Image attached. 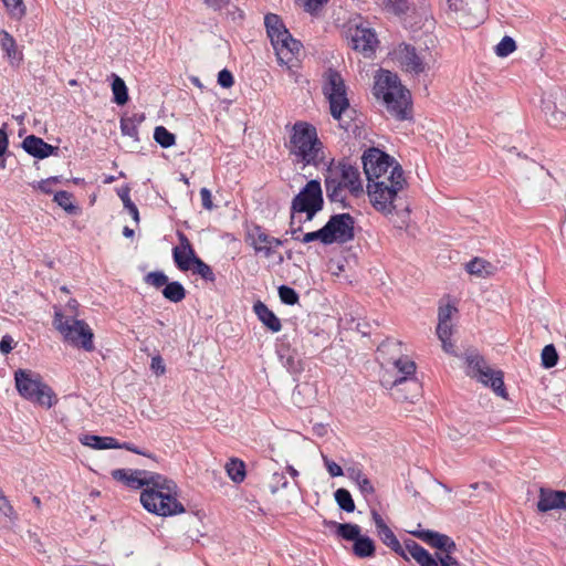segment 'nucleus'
<instances>
[{"label": "nucleus", "instance_id": "1", "mask_svg": "<svg viewBox=\"0 0 566 566\" xmlns=\"http://www.w3.org/2000/svg\"><path fill=\"white\" fill-rule=\"evenodd\" d=\"M289 138L284 143L292 163L302 168L326 166L325 146L318 137L316 127L305 120L286 125Z\"/></svg>", "mask_w": 566, "mask_h": 566}, {"label": "nucleus", "instance_id": "2", "mask_svg": "<svg viewBox=\"0 0 566 566\" xmlns=\"http://www.w3.org/2000/svg\"><path fill=\"white\" fill-rule=\"evenodd\" d=\"M324 180L326 197L332 203H337L342 209L352 208L347 193L358 198L364 193L360 172L357 167L346 160L335 163L331 160L325 166Z\"/></svg>", "mask_w": 566, "mask_h": 566}, {"label": "nucleus", "instance_id": "3", "mask_svg": "<svg viewBox=\"0 0 566 566\" xmlns=\"http://www.w3.org/2000/svg\"><path fill=\"white\" fill-rule=\"evenodd\" d=\"M145 489L140 493L143 507L155 515L167 517L185 512V506L177 500V485L161 474L146 471Z\"/></svg>", "mask_w": 566, "mask_h": 566}, {"label": "nucleus", "instance_id": "4", "mask_svg": "<svg viewBox=\"0 0 566 566\" xmlns=\"http://www.w3.org/2000/svg\"><path fill=\"white\" fill-rule=\"evenodd\" d=\"M408 532L430 547L441 552V554L437 553V557H434L417 542L406 539L405 544L409 555L420 566H458L455 558L451 556L457 549L455 542L451 537L436 531L424 530L421 524Z\"/></svg>", "mask_w": 566, "mask_h": 566}, {"label": "nucleus", "instance_id": "5", "mask_svg": "<svg viewBox=\"0 0 566 566\" xmlns=\"http://www.w3.org/2000/svg\"><path fill=\"white\" fill-rule=\"evenodd\" d=\"M367 193L373 207L385 216L392 214L401 205V192L407 186L403 170L399 164L391 172L376 176L373 171Z\"/></svg>", "mask_w": 566, "mask_h": 566}, {"label": "nucleus", "instance_id": "6", "mask_svg": "<svg viewBox=\"0 0 566 566\" xmlns=\"http://www.w3.org/2000/svg\"><path fill=\"white\" fill-rule=\"evenodd\" d=\"M264 24L268 36L275 50L279 63L281 65H285L290 75L294 77L295 82H297V70L300 67L298 54L302 49V43L292 38L282 19L277 14L268 13L264 17Z\"/></svg>", "mask_w": 566, "mask_h": 566}, {"label": "nucleus", "instance_id": "7", "mask_svg": "<svg viewBox=\"0 0 566 566\" xmlns=\"http://www.w3.org/2000/svg\"><path fill=\"white\" fill-rule=\"evenodd\" d=\"M374 94L381 98L388 113L398 120H405L410 115V93L405 88L398 76L390 71H382L375 81Z\"/></svg>", "mask_w": 566, "mask_h": 566}, {"label": "nucleus", "instance_id": "8", "mask_svg": "<svg viewBox=\"0 0 566 566\" xmlns=\"http://www.w3.org/2000/svg\"><path fill=\"white\" fill-rule=\"evenodd\" d=\"M464 360L468 377L491 389L495 396L509 399L503 370L493 368L484 356L475 349H468L464 353Z\"/></svg>", "mask_w": 566, "mask_h": 566}, {"label": "nucleus", "instance_id": "9", "mask_svg": "<svg viewBox=\"0 0 566 566\" xmlns=\"http://www.w3.org/2000/svg\"><path fill=\"white\" fill-rule=\"evenodd\" d=\"M14 382L19 395L34 405L50 409L57 402L52 388L42 380L39 374L30 369L15 370Z\"/></svg>", "mask_w": 566, "mask_h": 566}, {"label": "nucleus", "instance_id": "10", "mask_svg": "<svg viewBox=\"0 0 566 566\" xmlns=\"http://www.w3.org/2000/svg\"><path fill=\"white\" fill-rule=\"evenodd\" d=\"M399 370L391 373L392 380H384L390 385L391 395L396 400L413 402L421 396L422 386L416 377L417 365L412 359L397 360Z\"/></svg>", "mask_w": 566, "mask_h": 566}, {"label": "nucleus", "instance_id": "11", "mask_svg": "<svg viewBox=\"0 0 566 566\" xmlns=\"http://www.w3.org/2000/svg\"><path fill=\"white\" fill-rule=\"evenodd\" d=\"M53 325L63 336L64 342L69 343L73 347L85 352H93L95 349L93 331L85 321L65 318V315L61 310H55Z\"/></svg>", "mask_w": 566, "mask_h": 566}, {"label": "nucleus", "instance_id": "12", "mask_svg": "<svg viewBox=\"0 0 566 566\" xmlns=\"http://www.w3.org/2000/svg\"><path fill=\"white\" fill-rule=\"evenodd\" d=\"M323 93L329 103L331 115L342 122L343 114L349 111L345 81L340 73L328 69L324 74Z\"/></svg>", "mask_w": 566, "mask_h": 566}, {"label": "nucleus", "instance_id": "13", "mask_svg": "<svg viewBox=\"0 0 566 566\" xmlns=\"http://www.w3.org/2000/svg\"><path fill=\"white\" fill-rule=\"evenodd\" d=\"M323 93L329 103L331 115L342 122L343 114L349 111L345 81L340 73L328 69L324 74Z\"/></svg>", "mask_w": 566, "mask_h": 566}, {"label": "nucleus", "instance_id": "14", "mask_svg": "<svg viewBox=\"0 0 566 566\" xmlns=\"http://www.w3.org/2000/svg\"><path fill=\"white\" fill-rule=\"evenodd\" d=\"M323 205L321 182L315 179L310 180L292 200L291 219H294L296 212H304L306 220L311 221L322 210Z\"/></svg>", "mask_w": 566, "mask_h": 566}, {"label": "nucleus", "instance_id": "15", "mask_svg": "<svg viewBox=\"0 0 566 566\" xmlns=\"http://www.w3.org/2000/svg\"><path fill=\"white\" fill-rule=\"evenodd\" d=\"M324 227L329 244L347 243L355 237V219L349 213L332 216Z\"/></svg>", "mask_w": 566, "mask_h": 566}, {"label": "nucleus", "instance_id": "16", "mask_svg": "<svg viewBox=\"0 0 566 566\" xmlns=\"http://www.w3.org/2000/svg\"><path fill=\"white\" fill-rule=\"evenodd\" d=\"M364 171L367 177V184H370L371 174L374 170L376 176L386 175L391 172L392 167L398 164L392 157L382 150L371 147L364 151L361 156Z\"/></svg>", "mask_w": 566, "mask_h": 566}, {"label": "nucleus", "instance_id": "17", "mask_svg": "<svg viewBox=\"0 0 566 566\" xmlns=\"http://www.w3.org/2000/svg\"><path fill=\"white\" fill-rule=\"evenodd\" d=\"M455 306L447 304L439 307L438 313V326L436 329L437 336L441 342V346L444 353L457 356V344L452 340L451 336L453 333L452 325L450 323L453 313H457Z\"/></svg>", "mask_w": 566, "mask_h": 566}, {"label": "nucleus", "instance_id": "18", "mask_svg": "<svg viewBox=\"0 0 566 566\" xmlns=\"http://www.w3.org/2000/svg\"><path fill=\"white\" fill-rule=\"evenodd\" d=\"M397 59L402 69L408 73L419 75L426 71L427 63L424 57L410 44L402 43L399 45Z\"/></svg>", "mask_w": 566, "mask_h": 566}, {"label": "nucleus", "instance_id": "19", "mask_svg": "<svg viewBox=\"0 0 566 566\" xmlns=\"http://www.w3.org/2000/svg\"><path fill=\"white\" fill-rule=\"evenodd\" d=\"M248 240L255 253L262 254L265 258H271L275 249L283 244L282 240L269 235L259 226L254 227V229L248 233Z\"/></svg>", "mask_w": 566, "mask_h": 566}, {"label": "nucleus", "instance_id": "20", "mask_svg": "<svg viewBox=\"0 0 566 566\" xmlns=\"http://www.w3.org/2000/svg\"><path fill=\"white\" fill-rule=\"evenodd\" d=\"M373 520L375 522L377 535L381 539V542L391 548L395 553L400 555L405 560H409V553L406 546H402L395 533L389 528V526L385 523L384 518L377 511L371 512ZM403 545H406L403 543Z\"/></svg>", "mask_w": 566, "mask_h": 566}, {"label": "nucleus", "instance_id": "21", "mask_svg": "<svg viewBox=\"0 0 566 566\" xmlns=\"http://www.w3.org/2000/svg\"><path fill=\"white\" fill-rule=\"evenodd\" d=\"M488 15L486 0H462V27L473 29L480 25Z\"/></svg>", "mask_w": 566, "mask_h": 566}, {"label": "nucleus", "instance_id": "22", "mask_svg": "<svg viewBox=\"0 0 566 566\" xmlns=\"http://www.w3.org/2000/svg\"><path fill=\"white\" fill-rule=\"evenodd\" d=\"M349 32L354 50L363 52L366 56H370L375 52L378 39L370 28L357 25Z\"/></svg>", "mask_w": 566, "mask_h": 566}, {"label": "nucleus", "instance_id": "23", "mask_svg": "<svg viewBox=\"0 0 566 566\" xmlns=\"http://www.w3.org/2000/svg\"><path fill=\"white\" fill-rule=\"evenodd\" d=\"M179 245L172 249V258L180 271H189L196 263V252L184 232H178Z\"/></svg>", "mask_w": 566, "mask_h": 566}, {"label": "nucleus", "instance_id": "24", "mask_svg": "<svg viewBox=\"0 0 566 566\" xmlns=\"http://www.w3.org/2000/svg\"><path fill=\"white\" fill-rule=\"evenodd\" d=\"M378 353L384 357L388 365H391V369L389 373H395L399 370V366L396 365V361L410 359L407 355L403 354V344L396 339H386L378 346Z\"/></svg>", "mask_w": 566, "mask_h": 566}, {"label": "nucleus", "instance_id": "25", "mask_svg": "<svg viewBox=\"0 0 566 566\" xmlns=\"http://www.w3.org/2000/svg\"><path fill=\"white\" fill-rule=\"evenodd\" d=\"M537 510L543 513L552 510H566V491L541 489Z\"/></svg>", "mask_w": 566, "mask_h": 566}, {"label": "nucleus", "instance_id": "26", "mask_svg": "<svg viewBox=\"0 0 566 566\" xmlns=\"http://www.w3.org/2000/svg\"><path fill=\"white\" fill-rule=\"evenodd\" d=\"M552 103L553 107L546 106V109L549 112V124L555 127L566 128V91L556 92Z\"/></svg>", "mask_w": 566, "mask_h": 566}, {"label": "nucleus", "instance_id": "27", "mask_svg": "<svg viewBox=\"0 0 566 566\" xmlns=\"http://www.w3.org/2000/svg\"><path fill=\"white\" fill-rule=\"evenodd\" d=\"M22 148L29 155L39 159H44L57 150L56 147L45 143L42 138L35 135L27 136L22 142Z\"/></svg>", "mask_w": 566, "mask_h": 566}, {"label": "nucleus", "instance_id": "28", "mask_svg": "<svg viewBox=\"0 0 566 566\" xmlns=\"http://www.w3.org/2000/svg\"><path fill=\"white\" fill-rule=\"evenodd\" d=\"M112 478L132 489L144 488L147 482L144 481L146 470L115 469L112 471Z\"/></svg>", "mask_w": 566, "mask_h": 566}, {"label": "nucleus", "instance_id": "29", "mask_svg": "<svg viewBox=\"0 0 566 566\" xmlns=\"http://www.w3.org/2000/svg\"><path fill=\"white\" fill-rule=\"evenodd\" d=\"M464 269L471 276L476 279H489L497 272L496 264L479 256L465 263Z\"/></svg>", "mask_w": 566, "mask_h": 566}, {"label": "nucleus", "instance_id": "30", "mask_svg": "<svg viewBox=\"0 0 566 566\" xmlns=\"http://www.w3.org/2000/svg\"><path fill=\"white\" fill-rule=\"evenodd\" d=\"M253 311L259 321L272 333H277L282 328L281 321L263 302L256 301Z\"/></svg>", "mask_w": 566, "mask_h": 566}, {"label": "nucleus", "instance_id": "31", "mask_svg": "<svg viewBox=\"0 0 566 566\" xmlns=\"http://www.w3.org/2000/svg\"><path fill=\"white\" fill-rule=\"evenodd\" d=\"M0 46L6 52L12 65H19L22 61V53L18 51L14 38L6 30L0 31Z\"/></svg>", "mask_w": 566, "mask_h": 566}, {"label": "nucleus", "instance_id": "32", "mask_svg": "<svg viewBox=\"0 0 566 566\" xmlns=\"http://www.w3.org/2000/svg\"><path fill=\"white\" fill-rule=\"evenodd\" d=\"M83 446L91 447L96 450L120 449V443L113 437H99L95 434H83L80 437Z\"/></svg>", "mask_w": 566, "mask_h": 566}, {"label": "nucleus", "instance_id": "33", "mask_svg": "<svg viewBox=\"0 0 566 566\" xmlns=\"http://www.w3.org/2000/svg\"><path fill=\"white\" fill-rule=\"evenodd\" d=\"M348 478L356 483L359 491L364 496H369L375 493L371 481L366 476L360 468L352 467L347 469Z\"/></svg>", "mask_w": 566, "mask_h": 566}, {"label": "nucleus", "instance_id": "34", "mask_svg": "<svg viewBox=\"0 0 566 566\" xmlns=\"http://www.w3.org/2000/svg\"><path fill=\"white\" fill-rule=\"evenodd\" d=\"M224 469L231 481L237 484L242 483L247 476L245 463L238 458H231Z\"/></svg>", "mask_w": 566, "mask_h": 566}, {"label": "nucleus", "instance_id": "35", "mask_svg": "<svg viewBox=\"0 0 566 566\" xmlns=\"http://www.w3.org/2000/svg\"><path fill=\"white\" fill-rule=\"evenodd\" d=\"M353 552L359 558L373 557L375 543L370 537L360 535L354 541Z\"/></svg>", "mask_w": 566, "mask_h": 566}, {"label": "nucleus", "instance_id": "36", "mask_svg": "<svg viewBox=\"0 0 566 566\" xmlns=\"http://www.w3.org/2000/svg\"><path fill=\"white\" fill-rule=\"evenodd\" d=\"M326 525L336 528V534L346 539V541H355L360 536V527L357 524L352 523H336V522H325Z\"/></svg>", "mask_w": 566, "mask_h": 566}, {"label": "nucleus", "instance_id": "37", "mask_svg": "<svg viewBox=\"0 0 566 566\" xmlns=\"http://www.w3.org/2000/svg\"><path fill=\"white\" fill-rule=\"evenodd\" d=\"M163 295L172 303H179L186 297V290L178 281L168 282L163 289Z\"/></svg>", "mask_w": 566, "mask_h": 566}, {"label": "nucleus", "instance_id": "38", "mask_svg": "<svg viewBox=\"0 0 566 566\" xmlns=\"http://www.w3.org/2000/svg\"><path fill=\"white\" fill-rule=\"evenodd\" d=\"M113 83L112 91L114 95V102L117 105H124L128 101V91L125 82L117 76L116 74H112Z\"/></svg>", "mask_w": 566, "mask_h": 566}, {"label": "nucleus", "instance_id": "39", "mask_svg": "<svg viewBox=\"0 0 566 566\" xmlns=\"http://www.w3.org/2000/svg\"><path fill=\"white\" fill-rule=\"evenodd\" d=\"M129 193H130V189L128 186H125L117 190V195L120 198V200L123 201L125 209L128 210V212L132 216V218L134 219V221L138 223L139 222V212H138L136 205L130 200Z\"/></svg>", "mask_w": 566, "mask_h": 566}, {"label": "nucleus", "instance_id": "40", "mask_svg": "<svg viewBox=\"0 0 566 566\" xmlns=\"http://www.w3.org/2000/svg\"><path fill=\"white\" fill-rule=\"evenodd\" d=\"M154 139L163 148H169L176 144V136L164 126H157L155 128Z\"/></svg>", "mask_w": 566, "mask_h": 566}, {"label": "nucleus", "instance_id": "41", "mask_svg": "<svg viewBox=\"0 0 566 566\" xmlns=\"http://www.w3.org/2000/svg\"><path fill=\"white\" fill-rule=\"evenodd\" d=\"M334 496H335V501L337 502L338 506L343 511H345L347 513L354 512L355 503H354V500H353L349 491L340 488L335 491Z\"/></svg>", "mask_w": 566, "mask_h": 566}, {"label": "nucleus", "instance_id": "42", "mask_svg": "<svg viewBox=\"0 0 566 566\" xmlns=\"http://www.w3.org/2000/svg\"><path fill=\"white\" fill-rule=\"evenodd\" d=\"M72 193L65 190L57 191L54 195V202L63 208L67 213L74 214L77 211V207L72 202Z\"/></svg>", "mask_w": 566, "mask_h": 566}, {"label": "nucleus", "instance_id": "43", "mask_svg": "<svg viewBox=\"0 0 566 566\" xmlns=\"http://www.w3.org/2000/svg\"><path fill=\"white\" fill-rule=\"evenodd\" d=\"M195 274L200 275L205 281L214 282L216 275L210 265L203 262L200 258L196 259V263L191 266Z\"/></svg>", "mask_w": 566, "mask_h": 566}, {"label": "nucleus", "instance_id": "44", "mask_svg": "<svg viewBox=\"0 0 566 566\" xmlns=\"http://www.w3.org/2000/svg\"><path fill=\"white\" fill-rule=\"evenodd\" d=\"M542 366L544 368L555 367L558 361V354L553 344L546 345L541 354Z\"/></svg>", "mask_w": 566, "mask_h": 566}, {"label": "nucleus", "instance_id": "45", "mask_svg": "<svg viewBox=\"0 0 566 566\" xmlns=\"http://www.w3.org/2000/svg\"><path fill=\"white\" fill-rule=\"evenodd\" d=\"M516 50V43L513 38L505 35L495 46V54L505 57Z\"/></svg>", "mask_w": 566, "mask_h": 566}, {"label": "nucleus", "instance_id": "46", "mask_svg": "<svg viewBox=\"0 0 566 566\" xmlns=\"http://www.w3.org/2000/svg\"><path fill=\"white\" fill-rule=\"evenodd\" d=\"M9 14L13 19L20 20L25 14V6L22 0H2Z\"/></svg>", "mask_w": 566, "mask_h": 566}, {"label": "nucleus", "instance_id": "47", "mask_svg": "<svg viewBox=\"0 0 566 566\" xmlns=\"http://www.w3.org/2000/svg\"><path fill=\"white\" fill-rule=\"evenodd\" d=\"M277 292L282 303L286 305H295L298 303L300 296L294 289L287 285H281Z\"/></svg>", "mask_w": 566, "mask_h": 566}, {"label": "nucleus", "instance_id": "48", "mask_svg": "<svg viewBox=\"0 0 566 566\" xmlns=\"http://www.w3.org/2000/svg\"><path fill=\"white\" fill-rule=\"evenodd\" d=\"M385 7L388 11L397 15L405 14L410 9L408 0H386Z\"/></svg>", "mask_w": 566, "mask_h": 566}, {"label": "nucleus", "instance_id": "49", "mask_svg": "<svg viewBox=\"0 0 566 566\" xmlns=\"http://www.w3.org/2000/svg\"><path fill=\"white\" fill-rule=\"evenodd\" d=\"M145 282L149 285L159 289L161 286H166L168 283V276L161 271L149 272L145 276Z\"/></svg>", "mask_w": 566, "mask_h": 566}, {"label": "nucleus", "instance_id": "50", "mask_svg": "<svg viewBox=\"0 0 566 566\" xmlns=\"http://www.w3.org/2000/svg\"><path fill=\"white\" fill-rule=\"evenodd\" d=\"M315 240H319L323 244H326V245L329 244L325 227L321 228L317 231L307 232L301 239V241L303 243H308V242H312V241H315Z\"/></svg>", "mask_w": 566, "mask_h": 566}, {"label": "nucleus", "instance_id": "51", "mask_svg": "<svg viewBox=\"0 0 566 566\" xmlns=\"http://www.w3.org/2000/svg\"><path fill=\"white\" fill-rule=\"evenodd\" d=\"M120 130L125 136H129L135 140H138V127L134 125V119H126L123 117L120 119Z\"/></svg>", "mask_w": 566, "mask_h": 566}, {"label": "nucleus", "instance_id": "52", "mask_svg": "<svg viewBox=\"0 0 566 566\" xmlns=\"http://www.w3.org/2000/svg\"><path fill=\"white\" fill-rule=\"evenodd\" d=\"M289 485L287 479L284 473L275 472L271 478L270 489L272 493H276L282 489H286Z\"/></svg>", "mask_w": 566, "mask_h": 566}, {"label": "nucleus", "instance_id": "53", "mask_svg": "<svg viewBox=\"0 0 566 566\" xmlns=\"http://www.w3.org/2000/svg\"><path fill=\"white\" fill-rule=\"evenodd\" d=\"M296 2L301 3L306 12L313 14L327 3L328 0H296Z\"/></svg>", "mask_w": 566, "mask_h": 566}, {"label": "nucleus", "instance_id": "54", "mask_svg": "<svg viewBox=\"0 0 566 566\" xmlns=\"http://www.w3.org/2000/svg\"><path fill=\"white\" fill-rule=\"evenodd\" d=\"M234 83V80H233V75L232 73L227 70V69H223L219 72L218 74V84L223 87V88H229L233 85Z\"/></svg>", "mask_w": 566, "mask_h": 566}, {"label": "nucleus", "instance_id": "55", "mask_svg": "<svg viewBox=\"0 0 566 566\" xmlns=\"http://www.w3.org/2000/svg\"><path fill=\"white\" fill-rule=\"evenodd\" d=\"M0 515L11 518L14 515V510L10 504L9 500L4 496L0 490Z\"/></svg>", "mask_w": 566, "mask_h": 566}, {"label": "nucleus", "instance_id": "56", "mask_svg": "<svg viewBox=\"0 0 566 566\" xmlns=\"http://www.w3.org/2000/svg\"><path fill=\"white\" fill-rule=\"evenodd\" d=\"M15 345H17V343L14 342L12 336L7 334V335L2 336V338L0 340V352L3 355H8L9 353H11V350L14 348Z\"/></svg>", "mask_w": 566, "mask_h": 566}, {"label": "nucleus", "instance_id": "57", "mask_svg": "<svg viewBox=\"0 0 566 566\" xmlns=\"http://www.w3.org/2000/svg\"><path fill=\"white\" fill-rule=\"evenodd\" d=\"M150 369L157 375H164L166 373V366L161 356L156 355L151 358Z\"/></svg>", "mask_w": 566, "mask_h": 566}, {"label": "nucleus", "instance_id": "58", "mask_svg": "<svg viewBox=\"0 0 566 566\" xmlns=\"http://www.w3.org/2000/svg\"><path fill=\"white\" fill-rule=\"evenodd\" d=\"M200 198L202 207L206 210H212L214 205L212 202V195L211 191L208 188H201L200 189Z\"/></svg>", "mask_w": 566, "mask_h": 566}, {"label": "nucleus", "instance_id": "59", "mask_svg": "<svg viewBox=\"0 0 566 566\" xmlns=\"http://www.w3.org/2000/svg\"><path fill=\"white\" fill-rule=\"evenodd\" d=\"M324 463L331 476H340L344 474L343 469L336 462L324 457Z\"/></svg>", "mask_w": 566, "mask_h": 566}, {"label": "nucleus", "instance_id": "60", "mask_svg": "<svg viewBox=\"0 0 566 566\" xmlns=\"http://www.w3.org/2000/svg\"><path fill=\"white\" fill-rule=\"evenodd\" d=\"M78 302L74 298H71L65 306V311L69 314L65 316V318H76L78 315Z\"/></svg>", "mask_w": 566, "mask_h": 566}, {"label": "nucleus", "instance_id": "61", "mask_svg": "<svg viewBox=\"0 0 566 566\" xmlns=\"http://www.w3.org/2000/svg\"><path fill=\"white\" fill-rule=\"evenodd\" d=\"M203 2L208 8H211L214 11H219L227 7L230 0H203Z\"/></svg>", "mask_w": 566, "mask_h": 566}, {"label": "nucleus", "instance_id": "62", "mask_svg": "<svg viewBox=\"0 0 566 566\" xmlns=\"http://www.w3.org/2000/svg\"><path fill=\"white\" fill-rule=\"evenodd\" d=\"M57 182H60V177H50L48 179L41 180L39 182V188L44 193H51L52 192V188H46V185H55Z\"/></svg>", "mask_w": 566, "mask_h": 566}, {"label": "nucleus", "instance_id": "63", "mask_svg": "<svg viewBox=\"0 0 566 566\" xmlns=\"http://www.w3.org/2000/svg\"><path fill=\"white\" fill-rule=\"evenodd\" d=\"M447 1V4H448V9L453 12V13H458V11L460 10V0H446Z\"/></svg>", "mask_w": 566, "mask_h": 566}, {"label": "nucleus", "instance_id": "64", "mask_svg": "<svg viewBox=\"0 0 566 566\" xmlns=\"http://www.w3.org/2000/svg\"><path fill=\"white\" fill-rule=\"evenodd\" d=\"M126 119H134V125L136 127H138L139 124L143 123V120L145 119V115L144 114H134L133 116L130 117H125Z\"/></svg>", "mask_w": 566, "mask_h": 566}]
</instances>
